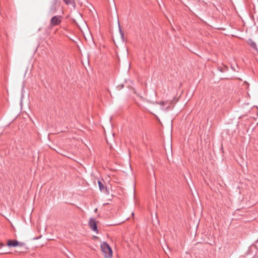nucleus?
Segmentation results:
<instances>
[{"label": "nucleus", "instance_id": "1a4fd4ad", "mask_svg": "<svg viewBox=\"0 0 258 258\" xmlns=\"http://www.w3.org/2000/svg\"><path fill=\"white\" fill-rule=\"evenodd\" d=\"M64 3L67 5H73L75 6L74 0H63Z\"/></svg>", "mask_w": 258, "mask_h": 258}, {"label": "nucleus", "instance_id": "9b49d317", "mask_svg": "<svg viewBox=\"0 0 258 258\" xmlns=\"http://www.w3.org/2000/svg\"><path fill=\"white\" fill-rule=\"evenodd\" d=\"M168 109H169V107H166V109H165V110H168ZM162 110H164V109L163 108H162Z\"/></svg>", "mask_w": 258, "mask_h": 258}, {"label": "nucleus", "instance_id": "20e7f679", "mask_svg": "<svg viewBox=\"0 0 258 258\" xmlns=\"http://www.w3.org/2000/svg\"><path fill=\"white\" fill-rule=\"evenodd\" d=\"M88 225L91 230L96 233H98V231L97 229V222L94 218H91L89 219Z\"/></svg>", "mask_w": 258, "mask_h": 258}, {"label": "nucleus", "instance_id": "f257e3e1", "mask_svg": "<svg viewBox=\"0 0 258 258\" xmlns=\"http://www.w3.org/2000/svg\"><path fill=\"white\" fill-rule=\"evenodd\" d=\"M59 2L58 0H51L50 6L48 10L49 15H54L59 7Z\"/></svg>", "mask_w": 258, "mask_h": 258}, {"label": "nucleus", "instance_id": "6e6552de", "mask_svg": "<svg viewBox=\"0 0 258 258\" xmlns=\"http://www.w3.org/2000/svg\"><path fill=\"white\" fill-rule=\"evenodd\" d=\"M248 44L253 49H256V44L252 40H248Z\"/></svg>", "mask_w": 258, "mask_h": 258}, {"label": "nucleus", "instance_id": "f03ea898", "mask_svg": "<svg viewBox=\"0 0 258 258\" xmlns=\"http://www.w3.org/2000/svg\"><path fill=\"white\" fill-rule=\"evenodd\" d=\"M101 248L104 253V256L106 258H109L112 256V249L110 246L106 242L101 244Z\"/></svg>", "mask_w": 258, "mask_h": 258}, {"label": "nucleus", "instance_id": "9d476101", "mask_svg": "<svg viewBox=\"0 0 258 258\" xmlns=\"http://www.w3.org/2000/svg\"><path fill=\"white\" fill-rule=\"evenodd\" d=\"M156 103L159 104V105H160L161 106H164V105L167 104V101H160L159 102H157Z\"/></svg>", "mask_w": 258, "mask_h": 258}, {"label": "nucleus", "instance_id": "39448f33", "mask_svg": "<svg viewBox=\"0 0 258 258\" xmlns=\"http://www.w3.org/2000/svg\"><path fill=\"white\" fill-rule=\"evenodd\" d=\"M23 245V243L19 242L17 240H9L7 242V245L9 247L22 246Z\"/></svg>", "mask_w": 258, "mask_h": 258}, {"label": "nucleus", "instance_id": "f8f14e48", "mask_svg": "<svg viewBox=\"0 0 258 258\" xmlns=\"http://www.w3.org/2000/svg\"><path fill=\"white\" fill-rule=\"evenodd\" d=\"M4 245V244H3V243H0V246H1V247L3 246Z\"/></svg>", "mask_w": 258, "mask_h": 258}, {"label": "nucleus", "instance_id": "7ed1b4c3", "mask_svg": "<svg viewBox=\"0 0 258 258\" xmlns=\"http://www.w3.org/2000/svg\"><path fill=\"white\" fill-rule=\"evenodd\" d=\"M61 16H53L50 21V24L51 26L58 25L61 22Z\"/></svg>", "mask_w": 258, "mask_h": 258}, {"label": "nucleus", "instance_id": "423d86ee", "mask_svg": "<svg viewBox=\"0 0 258 258\" xmlns=\"http://www.w3.org/2000/svg\"><path fill=\"white\" fill-rule=\"evenodd\" d=\"M99 189L101 191L106 192L107 191V187L104 185V183L100 180L98 181Z\"/></svg>", "mask_w": 258, "mask_h": 258}, {"label": "nucleus", "instance_id": "0eeeda50", "mask_svg": "<svg viewBox=\"0 0 258 258\" xmlns=\"http://www.w3.org/2000/svg\"><path fill=\"white\" fill-rule=\"evenodd\" d=\"M218 70L221 73H224L228 71V68L227 66L222 64L218 67Z\"/></svg>", "mask_w": 258, "mask_h": 258}]
</instances>
